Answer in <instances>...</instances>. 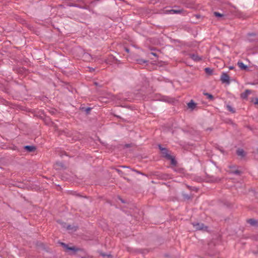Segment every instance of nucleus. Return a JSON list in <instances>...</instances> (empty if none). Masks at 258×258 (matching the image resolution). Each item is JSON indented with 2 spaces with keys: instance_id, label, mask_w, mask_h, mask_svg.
Wrapping results in <instances>:
<instances>
[{
  "instance_id": "6ab92c4d",
  "label": "nucleus",
  "mask_w": 258,
  "mask_h": 258,
  "mask_svg": "<svg viewBox=\"0 0 258 258\" xmlns=\"http://www.w3.org/2000/svg\"><path fill=\"white\" fill-rule=\"evenodd\" d=\"M136 61L137 63L140 64H142L143 63H145L148 62L147 60L143 59H136Z\"/></svg>"
},
{
  "instance_id": "393cba45",
  "label": "nucleus",
  "mask_w": 258,
  "mask_h": 258,
  "mask_svg": "<svg viewBox=\"0 0 258 258\" xmlns=\"http://www.w3.org/2000/svg\"><path fill=\"white\" fill-rule=\"evenodd\" d=\"M214 15L215 16V17H222L223 16V14H221L218 12H215L214 13Z\"/></svg>"
},
{
  "instance_id": "4468645a",
  "label": "nucleus",
  "mask_w": 258,
  "mask_h": 258,
  "mask_svg": "<svg viewBox=\"0 0 258 258\" xmlns=\"http://www.w3.org/2000/svg\"><path fill=\"white\" fill-rule=\"evenodd\" d=\"M55 168L56 169H66V167L64 164L61 162H57L55 164Z\"/></svg>"
},
{
  "instance_id": "a19ab883",
  "label": "nucleus",
  "mask_w": 258,
  "mask_h": 258,
  "mask_svg": "<svg viewBox=\"0 0 258 258\" xmlns=\"http://www.w3.org/2000/svg\"><path fill=\"white\" fill-rule=\"evenodd\" d=\"M124 178L125 179H126L127 180V182H130V179L129 178H125V177H124Z\"/></svg>"
},
{
  "instance_id": "49530a36",
  "label": "nucleus",
  "mask_w": 258,
  "mask_h": 258,
  "mask_svg": "<svg viewBox=\"0 0 258 258\" xmlns=\"http://www.w3.org/2000/svg\"><path fill=\"white\" fill-rule=\"evenodd\" d=\"M257 152H258V149H257Z\"/></svg>"
},
{
  "instance_id": "f03ea898",
  "label": "nucleus",
  "mask_w": 258,
  "mask_h": 258,
  "mask_svg": "<svg viewBox=\"0 0 258 258\" xmlns=\"http://www.w3.org/2000/svg\"><path fill=\"white\" fill-rule=\"evenodd\" d=\"M58 243L63 248V250L68 252L70 255H75L78 252L84 251V249L75 246H70L62 242H58Z\"/></svg>"
},
{
  "instance_id": "39448f33",
  "label": "nucleus",
  "mask_w": 258,
  "mask_h": 258,
  "mask_svg": "<svg viewBox=\"0 0 258 258\" xmlns=\"http://www.w3.org/2000/svg\"><path fill=\"white\" fill-rule=\"evenodd\" d=\"M104 62L107 64H111L112 63L119 64L120 63V60H118L115 57L111 55L107 59H106Z\"/></svg>"
},
{
  "instance_id": "72a5a7b5",
  "label": "nucleus",
  "mask_w": 258,
  "mask_h": 258,
  "mask_svg": "<svg viewBox=\"0 0 258 258\" xmlns=\"http://www.w3.org/2000/svg\"><path fill=\"white\" fill-rule=\"evenodd\" d=\"M94 85H95V86H99L100 87H101V86H99V84H98V83H97V82H94Z\"/></svg>"
},
{
  "instance_id": "dca6fc26",
  "label": "nucleus",
  "mask_w": 258,
  "mask_h": 258,
  "mask_svg": "<svg viewBox=\"0 0 258 258\" xmlns=\"http://www.w3.org/2000/svg\"><path fill=\"white\" fill-rule=\"evenodd\" d=\"M80 109L82 111H85L87 114H89L90 111L92 109V108H91V107H87V108L80 107Z\"/></svg>"
},
{
  "instance_id": "aec40b11",
  "label": "nucleus",
  "mask_w": 258,
  "mask_h": 258,
  "mask_svg": "<svg viewBox=\"0 0 258 258\" xmlns=\"http://www.w3.org/2000/svg\"><path fill=\"white\" fill-rule=\"evenodd\" d=\"M227 108L228 110L229 111H230L231 113H234L235 112V110H234V109L230 105H227Z\"/></svg>"
},
{
  "instance_id": "4be33fe9",
  "label": "nucleus",
  "mask_w": 258,
  "mask_h": 258,
  "mask_svg": "<svg viewBox=\"0 0 258 258\" xmlns=\"http://www.w3.org/2000/svg\"><path fill=\"white\" fill-rule=\"evenodd\" d=\"M83 56H84V58H85L86 59H87L89 61L90 60V59H91V56L89 53H84Z\"/></svg>"
},
{
  "instance_id": "1a4fd4ad",
  "label": "nucleus",
  "mask_w": 258,
  "mask_h": 258,
  "mask_svg": "<svg viewBox=\"0 0 258 258\" xmlns=\"http://www.w3.org/2000/svg\"><path fill=\"white\" fill-rule=\"evenodd\" d=\"M189 57L192 59L194 61H199L202 60V57H200L197 54H189Z\"/></svg>"
},
{
  "instance_id": "c756f323",
  "label": "nucleus",
  "mask_w": 258,
  "mask_h": 258,
  "mask_svg": "<svg viewBox=\"0 0 258 258\" xmlns=\"http://www.w3.org/2000/svg\"><path fill=\"white\" fill-rule=\"evenodd\" d=\"M124 50L127 53L130 52V49L127 47H124Z\"/></svg>"
},
{
  "instance_id": "423d86ee",
  "label": "nucleus",
  "mask_w": 258,
  "mask_h": 258,
  "mask_svg": "<svg viewBox=\"0 0 258 258\" xmlns=\"http://www.w3.org/2000/svg\"><path fill=\"white\" fill-rule=\"evenodd\" d=\"M152 175L156 176L157 178L159 179L166 180L171 178L170 175L166 173L157 174V173L155 172L152 173Z\"/></svg>"
},
{
  "instance_id": "f8f14e48",
  "label": "nucleus",
  "mask_w": 258,
  "mask_h": 258,
  "mask_svg": "<svg viewBox=\"0 0 258 258\" xmlns=\"http://www.w3.org/2000/svg\"><path fill=\"white\" fill-rule=\"evenodd\" d=\"M236 154L241 157H244L245 156V153L242 149H238L236 151Z\"/></svg>"
},
{
  "instance_id": "9d476101",
  "label": "nucleus",
  "mask_w": 258,
  "mask_h": 258,
  "mask_svg": "<svg viewBox=\"0 0 258 258\" xmlns=\"http://www.w3.org/2000/svg\"><path fill=\"white\" fill-rule=\"evenodd\" d=\"M251 93V91L250 90L247 89L244 92L241 94L240 96L242 99H246L248 95Z\"/></svg>"
},
{
  "instance_id": "c85d7f7f",
  "label": "nucleus",
  "mask_w": 258,
  "mask_h": 258,
  "mask_svg": "<svg viewBox=\"0 0 258 258\" xmlns=\"http://www.w3.org/2000/svg\"><path fill=\"white\" fill-rule=\"evenodd\" d=\"M184 197L185 199H190V197L188 195H184Z\"/></svg>"
},
{
  "instance_id": "e433bc0d",
  "label": "nucleus",
  "mask_w": 258,
  "mask_h": 258,
  "mask_svg": "<svg viewBox=\"0 0 258 258\" xmlns=\"http://www.w3.org/2000/svg\"><path fill=\"white\" fill-rule=\"evenodd\" d=\"M254 104H258V98H256L255 102H254Z\"/></svg>"
},
{
  "instance_id": "79ce46f5",
  "label": "nucleus",
  "mask_w": 258,
  "mask_h": 258,
  "mask_svg": "<svg viewBox=\"0 0 258 258\" xmlns=\"http://www.w3.org/2000/svg\"><path fill=\"white\" fill-rule=\"evenodd\" d=\"M229 68L230 70H233L234 69V67H232V66H230V67H229Z\"/></svg>"
},
{
  "instance_id": "f704fd0d",
  "label": "nucleus",
  "mask_w": 258,
  "mask_h": 258,
  "mask_svg": "<svg viewBox=\"0 0 258 258\" xmlns=\"http://www.w3.org/2000/svg\"><path fill=\"white\" fill-rule=\"evenodd\" d=\"M51 126L53 127L54 128H55L56 125L54 124L53 122L51 123Z\"/></svg>"
},
{
  "instance_id": "7c9ffc66",
  "label": "nucleus",
  "mask_w": 258,
  "mask_h": 258,
  "mask_svg": "<svg viewBox=\"0 0 258 258\" xmlns=\"http://www.w3.org/2000/svg\"><path fill=\"white\" fill-rule=\"evenodd\" d=\"M89 71H90V72H93V71H95V69H94V68H90V67H89Z\"/></svg>"
},
{
  "instance_id": "2eb2a0df",
  "label": "nucleus",
  "mask_w": 258,
  "mask_h": 258,
  "mask_svg": "<svg viewBox=\"0 0 258 258\" xmlns=\"http://www.w3.org/2000/svg\"><path fill=\"white\" fill-rule=\"evenodd\" d=\"M247 222L252 226L256 225L258 223V221L253 219H249L247 220Z\"/></svg>"
},
{
  "instance_id": "c03bdc74",
  "label": "nucleus",
  "mask_w": 258,
  "mask_h": 258,
  "mask_svg": "<svg viewBox=\"0 0 258 258\" xmlns=\"http://www.w3.org/2000/svg\"><path fill=\"white\" fill-rule=\"evenodd\" d=\"M251 85H254V83H251Z\"/></svg>"
},
{
  "instance_id": "ea45409f",
  "label": "nucleus",
  "mask_w": 258,
  "mask_h": 258,
  "mask_svg": "<svg viewBox=\"0 0 258 258\" xmlns=\"http://www.w3.org/2000/svg\"><path fill=\"white\" fill-rule=\"evenodd\" d=\"M248 40H249V41L252 42V41H253L254 40H253L252 38H248Z\"/></svg>"
},
{
  "instance_id": "f257e3e1",
  "label": "nucleus",
  "mask_w": 258,
  "mask_h": 258,
  "mask_svg": "<svg viewBox=\"0 0 258 258\" xmlns=\"http://www.w3.org/2000/svg\"><path fill=\"white\" fill-rule=\"evenodd\" d=\"M220 172V170L215 165H211L208 167L206 170V174L207 177L213 178L212 181H218L220 180L217 175Z\"/></svg>"
},
{
  "instance_id": "a18cd8bd",
  "label": "nucleus",
  "mask_w": 258,
  "mask_h": 258,
  "mask_svg": "<svg viewBox=\"0 0 258 258\" xmlns=\"http://www.w3.org/2000/svg\"><path fill=\"white\" fill-rule=\"evenodd\" d=\"M152 182L153 183H155L154 181H152Z\"/></svg>"
},
{
  "instance_id": "20e7f679",
  "label": "nucleus",
  "mask_w": 258,
  "mask_h": 258,
  "mask_svg": "<svg viewBox=\"0 0 258 258\" xmlns=\"http://www.w3.org/2000/svg\"><path fill=\"white\" fill-rule=\"evenodd\" d=\"M192 225L196 230H207L208 227L204 225V224L199 222H193Z\"/></svg>"
},
{
  "instance_id": "a878e982",
  "label": "nucleus",
  "mask_w": 258,
  "mask_h": 258,
  "mask_svg": "<svg viewBox=\"0 0 258 258\" xmlns=\"http://www.w3.org/2000/svg\"><path fill=\"white\" fill-rule=\"evenodd\" d=\"M116 172H117V173L119 174H121V175H122V174H125L122 171H121L120 170L118 169H115ZM129 171H128L125 174H128L129 173Z\"/></svg>"
},
{
  "instance_id": "7ed1b4c3",
  "label": "nucleus",
  "mask_w": 258,
  "mask_h": 258,
  "mask_svg": "<svg viewBox=\"0 0 258 258\" xmlns=\"http://www.w3.org/2000/svg\"><path fill=\"white\" fill-rule=\"evenodd\" d=\"M158 147L161 152L162 156L167 160H170L171 165L176 166L177 162L175 160V158L169 154L168 150L165 148H163L161 145H159Z\"/></svg>"
},
{
  "instance_id": "b1692460",
  "label": "nucleus",
  "mask_w": 258,
  "mask_h": 258,
  "mask_svg": "<svg viewBox=\"0 0 258 258\" xmlns=\"http://www.w3.org/2000/svg\"><path fill=\"white\" fill-rule=\"evenodd\" d=\"M204 95H206V96H207V97L209 99H210V100H213L214 99L213 96L211 94H209L208 93H204Z\"/></svg>"
},
{
  "instance_id": "473e14b6",
  "label": "nucleus",
  "mask_w": 258,
  "mask_h": 258,
  "mask_svg": "<svg viewBox=\"0 0 258 258\" xmlns=\"http://www.w3.org/2000/svg\"><path fill=\"white\" fill-rule=\"evenodd\" d=\"M212 130V128H211V127H208L206 130V131H211Z\"/></svg>"
},
{
  "instance_id": "c9c22d12",
  "label": "nucleus",
  "mask_w": 258,
  "mask_h": 258,
  "mask_svg": "<svg viewBox=\"0 0 258 258\" xmlns=\"http://www.w3.org/2000/svg\"><path fill=\"white\" fill-rule=\"evenodd\" d=\"M151 54H152L153 55L155 56H157V55L156 53H154V52H151Z\"/></svg>"
},
{
  "instance_id": "a211bd4d",
  "label": "nucleus",
  "mask_w": 258,
  "mask_h": 258,
  "mask_svg": "<svg viewBox=\"0 0 258 258\" xmlns=\"http://www.w3.org/2000/svg\"><path fill=\"white\" fill-rule=\"evenodd\" d=\"M206 73L208 75H212L213 73V70L210 68H206L205 69Z\"/></svg>"
},
{
  "instance_id": "f3484780",
  "label": "nucleus",
  "mask_w": 258,
  "mask_h": 258,
  "mask_svg": "<svg viewBox=\"0 0 258 258\" xmlns=\"http://www.w3.org/2000/svg\"><path fill=\"white\" fill-rule=\"evenodd\" d=\"M237 64L241 70H246L247 68V67L242 62H238Z\"/></svg>"
},
{
  "instance_id": "bb28decb",
  "label": "nucleus",
  "mask_w": 258,
  "mask_h": 258,
  "mask_svg": "<svg viewBox=\"0 0 258 258\" xmlns=\"http://www.w3.org/2000/svg\"><path fill=\"white\" fill-rule=\"evenodd\" d=\"M130 170H132V171H135V172H136V173H137L138 174L144 175H146L145 174H144L143 173L141 172V171H138L137 170H136L135 169H130Z\"/></svg>"
},
{
  "instance_id": "2f4dec72",
  "label": "nucleus",
  "mask_w": 258,
  "mask_h": 258,
  "mask_svg": "<svg viewBox=\"0 0 258 258\" xmlns=\"http://www.w3.org/2000/svg\"><path fill=\"white\" fill-rule=\"evenodd\" d=\"M255 35V34L254 33H250V34H248V36L249 37H251V36H254Z\"/></svg>"
},
{
  "instance_id": "58836bf2",
  "label": "nucleus",
  "mask_w": 258,
  "mask_h": 258,
  "mask_svg": "<svg viewBox=\"0 0 258 258\" xmlns=\"http://www.w3.org/2000/svg\"><path fill=\"white\" fill-rule=\"evenodd\" d=\"M195 16L197 18H200L201 17V16L200 15H196Z\"/></svg>"
},
{
  "instance_id": "5701e85b",
  "label": "nucleus",
  "mask_w": 258,
  "mask_h": 258,
  "mask_svg": "<svg viewBox=\"0 0 258 258\" xmlns=\"http://www.w3.org/2000/svg\"><path fill=\"white\" fill-rule=\"evenodd\" d=\"M182 12V10H171L170 12L174 13V14H179L181 13Z\"/></svg>"
},
{
  "instance_id": "0eeeda50",
  "label": "nucleus",
  "mask_w": 258,
  "mask_h": 258,
  "mask_svg": "<svg viewBox=\"0 0 258 258\" xmlns=\"http://www.w3.org/2000/svg\"><path fill=\"white\" fill-rule=\"evenodd\" d=\"M220 80L222 83H225L226 84H229L230 77L226 73H223L220 78Z\"/></svg>"
},
{
  "instance_id": "4c0bfd02",
  "label": "nucleus",
  "mask_w": 258,
  "mask_h": 258,
  "mask_svg": "<svg viewBox=\"0 0 258 258\" xmlns=\"http://www.w3.org/2000/svg\"><path fill=\"white\" fill-rule=\"evenodd\" d=\"M120 167L122 168H130L128 166H121Z\"/></svg>"
},
{
  "instance_id": "37998d69",
  "label": "nucleus",
  "mask_w": 258,
  "mask_h": 258,
  "mask_svg": "<svg viewBox=\"0 0 258 258\" xmlns=\"http://www.w3.org/2000/svg\"><path fill=\"white\" fill-rule=\"evenodd\" d=\"M125 146H126V147H130V145H129V144H126V145H125Z\"/></svg>"
},
{
  "instance_id": "cd10ccee",
  "label": "nucleus",
  "mask_w": 258,
  "mask_h": 258,
  "mask_svg": "<svg viewBox=\"0 0 258 258\" xmlns=\"http://www.w3.org/2000/svg\"><path fill=\"white\" fill-rule=\"evenodd\" d=\"M100 254L103 256H107L108 258H112V256L111 254H106L103 252H100Z\"/></svg>"
},
{
  "instance_id": "9b49d317",
  "label": "nucleus",
  "mask_w": 258,
  "mask_h": 258,
  "mask_svg": "<svg viewBox=\"0 0 258 258\" xmlns=\"http://www.w3.org/2000/svg\"><path fill=\"white\" fill-rule=\"evenodd\" d=\"M24 149L29 152H32L36 150V147L34 146H26Z\"/></svg>"
},
{
  "instance_id": "ddd939ff",
  "label": "nucleus",
  "mask_w": 258,
  "mask_h": 258,
  "mask_svg": "<svg viewBox=\"0 0 258 258\" xmlns=\"http://www.w3.org/2000/svg\"><path fill=\"white\" fill-rule=\"evenodd\" d=\"M197 104L195 103L193 100H191L189 103H187V106L189 108L193 110L196 108Z\"/></svg>"
},
{
  "instance_id": "412c9836",
  "label": "nucleus",
  "mask_w": 258,
  "mask_h": 258,
  "mask_svg": "<svg viewBox=\"0 0 258 258\" xmlns=\"http://www.w3.org/2000/svg\"><path fill=\"white\" fill-rule=\"evenodd\" d=\"M229 173L240 175L241 173V171L239 170H231L229 171Z\"/></svg>"
},
{
  "instance_id": "6e6552de",
  "label": "nucleus",
  "mask_w": 258,
  "mask_h": 258,
  "mask_svg": "<svg viewBox=\"0 0 258 258\" xmlns=\"http://www.w3.org/2000/svg\"><path fill=\"white\" fill-rule=\"evenodd\" d=\"M63 227L66 228L70 232H75L78 229V227L77 226L67 225L66 223L64 224Z\"/></svg>"
}]
</instances>
